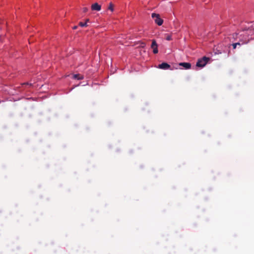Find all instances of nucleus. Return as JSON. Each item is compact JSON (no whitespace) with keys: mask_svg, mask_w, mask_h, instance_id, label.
Wrapping results in <instances>:
<instances>
[{"mask_svg":"<svg viewBox=\"0 0 254 254\" xmlns=\"http://www.w3.org/2000/svg\"><path fill=\"white\" fill-rule=\"evenodd\" d=\"M89 21V19H86L84 22H86V24H87V22H88Z\"/></svg>","mask_w":254,"mask_h":254,"instance_id":"16","label":"nucleus"},{"mask_svg":"<svg viewBox=\"0 0 254 254\" xmlns=\"http://www.w3.org/2000/svg\"><path fill=\"white\" fill-rule=\"evenodd\" d=\"M209 60V58L203 57L202 58L198 60V61L196 63V66L201 67H203L206 64Z\"/></svg>","mask_w":254,"mask_h":254,"instance_id":"3","label":"nucleus"},{"mask_svg":"<svg viewBox=\"0 0 254 254\" xmlns=\"http://www.w3.org/2000/svg\"><path fill=\"white\" fill-rule=\"evenodd\" d=\"M73 78L78 80H82L84 79V76L80 74H75L73 75Z\"/></svg>","mask_w":254,"mask_h":254,"instance_id":"9","label":"nucleus"},{"mask_svg":"<svg viewBox=\"0 0 254 254\" xmlns=\"http://www.w3.org/2000/svg\"><path fill=\"white\" fill-rule=\"evenodd\" d=\"M87 10V8H84V11H86Z\"/></svg>","mask_w":254,"mask_h":254,"instance_id":"19","label":"nucleus"},{"mask_svg":"<svg viewBox=\"0 0 254 254\" xmlns=\"http://www.w3.org/2000/svg\"><path fill=\"white\" fill-rule=\"evenodd\" d=\"M77 28V26H74L73 27V29H76Z\"/></svg>","mask_w":254,"mask_h":254,"instance_id":"18","label":"nucleus"},{"mask_svg":"<svg viewBox=\"0 0 254 254\" xmlns=\"http://www.w3.org/2000/svg\"><path fill=\"white\" fill-rule=\"evenodd\" d=\"M91 9L93 11V10L99 11L101 9V5L99 4L98 3L96 2L91 5Z\"/></svg>","mask_w":254,"mask_h":254,"instance_id":"5","label":"nucleus"},{"mask_svg":"<svg viewBox=\"0 0 254 254\" xmlns=\"http://www.w3.org/2000/svg\"><path fill=\"white\" fill-rule=\"evenodd\" d=\"M78 25L80 27H87L88 26V25L86 24V22H79L78 23Z\"/></svg>","mask_w":254,"mask_h":254,"instance_id":"11","label":"nucleus"},{"mask_svg":"<svg viewBox=\"0 0 254 254\" xmlns=\"http://www.w3.org/2000/svg\"><path fill=\"white\" fill-rule=\"evenodd\" d=\"M152 17L154 18L155 22L156 24L159 26H161L163 23V19L160 17V15L159 14L155 13H152Z\"/></svg>","mask_w":254,"mask_h":254,"instance_id":"2","label":"nucleus"},{"mask_svg":"<svg viewBox=\"0 0 254 254\" xmlns=\"http://www.w3.org/2000/svg\"><path fill=\"white\" fill-rule=\"evenodd\" d=\"M166 40H168V41H170L172 39V36L171 35H167L166 38Z\"/></svg>","mask_w":254,"mask_h":254,"instance_id":"14","label":"nucleus"},{"mask_svg":"<svg viewBox=\"0 0 254 254\" xmlns=\"http://www.w3.org/2000/svg\"><path fill=\"white\" fill-rule=\"evenodd\" d=\"M180 65L183 66L186 69H190L191 67V64L189 63H181Z\"/></svg>","mask_w":254,"mask_h":254,"instance_id":"8","label":"nucleus"},{"mask_svg":"<svg viewBox=\"0 0 254 254\" xmlns=\"http://www.w3.org/2000/svg\"><path fill=\"white\" fill-rule=\"evenodd\" d=\"M248 35H254V28L248 30Z\"/></svg>","mask_w":254,"mask_h":254,"instance_id":"12","label":"nucleus"},{"mask_svg":"<svg viewBox=\"0 0 254 254\" xmlns=\"http://www.w3.org/2000/svg\"><path fill=\"white\" fill-rule=\"evenodd\" d=\"M20 86L17 87V89L20 91H30V88L33 86V84L28 82L21 83Z\"/></svg>","mask_w":254,"mask_h":254,"instance_id":"1","label":"nucleus"},{"mask_svg":"<svg viewBox=\"0 0 254 254\" xmlns=\"http://www.w3.org/2000/svg\"><path fill=\"white\" fill-rule=\"evenodd\" d=\"M138 43H140L142 45V46H141L142 47H144L146 45L145 43L141 42V41H139Z\"/></svg>","mask_w":254,"mask_h":254,"instance_id":"15","label":"nucleus"},{"mask_svg":"<svg viewBox=\"0 0 254 254\" xmlns=\"http://www.w3.org/2000/svg\"><path fill=\"white\" fill-rule=\"evenodd\" d=\"M248 34L247 35H241V36H243V37H245L244 39H240V42H241V44H247L250 40L248 38Z\"/></svg>","mask_w":254,"mask_h":254,"instance_id":"6","label":"nucleus"},{"mask_svg":"<svg viewBox=\"0 0 254 254\" xmlns=\"http://www.w3.org/2000/svg\"><path fill=\"white\" fill-rule=\"evenodd\" d=\"M32 41V37H30V39H29V43H30V42Z\"/></svg>","mask_w":254,"mask_h":254,"instance_id":"17","label":"nucleus"},{"mask_svg":"<svg viewBox=\"0 0 254 254\" xmlns=\"http://www.w3.org/2000/svg\"><path fill=\"white\" fill-rule=\"evenodd\" d=\"M151 47L153 49L154 54H156L158 53V45L155 40H152Z\"/></svg>","mask_w":254,"mask_h":254,"instance_id":"4","label":"nucleus"},{"mask_svg":"<svg viewBox=\"0 0 254 254\" xmlns=\"http://www.w3.org/2000/svg\"><path fill=\"white\" fill-rule=\"evenodd\" d=\"M115 5L112 2H110L108 7V9L111 10L112 12H113L114 10Z\"/></svg>","mask_w":254,"mask_h":254,"instance_id":"10","label":"nucleus"},{"mask_svg":"<svg viewBox=\"0 0 254 254\" xmlns=\"http://www.w3.org/2000/svg\"><path fill=\"white\" fill-rule=\"evenodd\" d=\"M240 43H236L232 44L233 48L235 49L236 48L237 45H240Z\"/></svg>","mask_w":254,"mask_h":254,"instance_id":"13","label":"nucleus"},{"mask_svg":"<svg viewBox=\"0 0 254 254\" xmlns=\"http://www.w3.org/2000/svg\"><path fill=\"white\" fill-rule=\"evenodd\" d=\"M158 67L161 69H167L170 68V65L166 63H163L158 65Z\"/></svg>","mask_w":254,"mask_h":254,"instance_id":"7","label":"nucleus"}]
</instances>
